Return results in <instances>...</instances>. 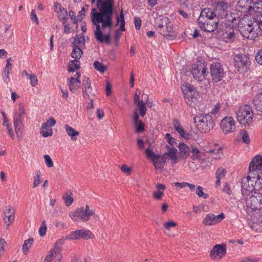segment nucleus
<instances>
[{
    "label": "nucleus",
    "instance_id": "obj_1",
    "mask_svg": "<svg viewBox=\"0 0 262 262\" xmlns=\"http://www.w3.org/2000/svg\"><path fill=\"white\" fill-rule=\"evenodd\" d=\"M96 6L98 11L95 8L91 11V19L93 24L96 26L94 32L95 38L100 42L109 43L110 35L109 33L103 34L102 29H108L110 30L113 26V15L114 0H96ZM95 0H91L92 4Z\"/></svg>",
    "mask_w": 262,
    "mask_h": 262
},
{
    "label": "nucleus",
    "instance_id": "obj_2",
    "mask_svg": "<svg viewBox=\"0 0 262 262\" xmlns=\"http://www.w3.org/2000/svg\"><path fill=\"white\" fill-rule=\"evenodd\" d=\"M226 17L228 23L241 28L239 31L244 37L253 40L258 35V30H255V18L248 13H230Z\"/></svg>",
    "mask_w": 262,
    "mask_h": 262
},
{
    "label": "nucleus",
    "instance_id": "obj_3",
    "mask_svg": "<svg viewBox=\"0 0 262 262\" xmlns=\"http://www.w3.org/2000/svg\"><path fill=\"white\" fill-rule=\"evenodd\" d=\"M198 23L202 30L211 32L217 29L219 19L212 9L205 8L201 12L198 19Z\"/></svg>",
    "mask_w": 262,
    "mask_h": 262
},
{
    "label": "nucleus",
    "instance_id": "obj_4",
    "mask_svg": "<svg viewBox=\"0 0 262 262\" xmlns=\"http://www.w3.org/2000/svg\"><path fill=\"white\" fill-rule=\"evenodd\" d=\"M155 26L158 32L168 40H173L176 35L173 33V27L167 17L159 16L155 18Z\"/></svg>",
    "mask_w": 262,
    "mask_h": 262
},
{
    "label": "nucleus",
    "instance_id": "obj_5",
    "mask_svg": "<svg viewBox=\"0 0 262 262\" xmlns=\"http://www.w3.org/2000/svg\"><path fill=\"white\" fill-rule=\"evenodd\" d=\"M236 115L237 121L242 125L249 126L253 122L254 112L250 105L241 106L236 112Z\"/></svg>",
    "mask_w": 262,
    "mask_h": 262
},
{
    "label": "nucleus",
    "instance_id": "obj_6",
    "mask_svg": "<svg viewBox=\"0 0 262 262\" xmlns=\"http://www.w3.org/2000/svg\"><path fill=\"white\" fill-rule=\"evenodd\" d=\"M196 128L202 133L209 132L214 126L213 120L209 114L199 115L193 118Z\"/></svg>",
    "mask_w": 262,
    "mask_h": 262
},
{
    "label": "nucleus",
    "instance_id": "obj_7",
    "mask_svg": "<svg viewBox=\"0 0 262 262\" xmlns=\"http://www.w3.org/2000/svg\"><path fill=\"white\" fill-rule=\"evenodd\" d=\"M184 98L187 104L191 105L195 103L199 98V94L193 85L186 83L181 86Z\"/></svg>",
    "mask_w": 262,
    "mask_h": 262
},
{
    "label": "nucleus",
    "instance_id": "obj_8",
    "mask_svg": "<svg viewBox=\"0 0 262 262\" xmlns=\"http://www.w3.org/2000/svg\"><path fill=\"white\" fill-rule=\"evenodd\" d=\"M64 244V239H58L54 244L53 248L48 252L43 262H52L56 257H57V262H61V248Z\"/></svg>",
    "mask_w": 262,
    "mask_h": 262
},
{
    "label": "nucleus",
    "instance_id": "obj_9",
    "mask_svg": "<svg viewBox=\"0 0 262 262\" xmlns=\"http://www.w3.org/2000/svg\"><path fill=\"white\" fill-rule=\"evenodd\" d=\"M92 215H95L96 217H97V215H95L94 211L90 209L88 205H86L85 208L83 207L78 208L74 213L70 214L72 220L76 222L88 221Z\"/></svg>",
    "mask_w": 262,
    "mask_h": 262
},
{
    "label": "nucleus",
    "instance_id": "obj_10",
    "mask_svg": "<svg viewBox=\"0 0 262 262\" xmlns=\"http://www.w3.org/2000/svg\"><path fill=\"white\" fill-rule=\"evenodd\" d=\"M245 200L246 205L248 208L255 211L260 210L262 207V194L254 192V194L248 193Z\"/></svg>",
    "mask_w": 262,
    "mask_h": 262
},
{
    "label": "nucleus",
    "instance_id": "obj_11",
    "mask_svg": "<svg viewBox=\"0 0 262 262\" xmlns=\"http://www.w3.org/2000/svg\"><path fill=\"white\" fill-rule=\"evenodd\" d=\"M191 72L193 78L198 81L205 79L208 73L207 68L201 61H197L192 64Z\"/></svg>",
    "mask_w": 262,
    "mask_h": 262
},
{
    "label": "nucleus",
    "instance_id": "obj_12",
    "mask_svg": "<svg viewBox=\"0 0 262 262\" xmlns=\"http://www.w3.org/2000/svg\"><path fill=\"white\" fill-rule=\"evenodd\" d=\"M234 62L235 68L241 73L247 72L250 63L249 58L243 54L236 55L234 57Z\"/></svg>",
    "mask_w": 262,
    "mask_h": 262
},
{
    "label": "nucleus",
    "instance_id": "obj_13",
    "mask_svg": "<svg viewBox=\"0 0 262 262\" xmlns=\"http://www.w3.org/2000/svg\"><path fill=\"white\" fill-rule=\"evenodd\" d=\"M145 154L146 157L148 159H151L153 162V164L155 168L157 170L162 171L164 165L166 160L163 159V156L161 157L159 154H155L152 149L147 148L145 150Z\"/></svg>",
    "mask_w": 262,
    "mask_h": 262
},
{
    "label": "nucleus",
    "instance_id": "obj_14",
    "mask_svg": "<svg viewBox=\"0 0 262 262\" xmlns=\"http://www.w3.org/2000/svg\"><path fill=\"white\" fill-rule=\"evenodd\" d=\"M230 23L223 33L224 40L226 42H233L238 37V27Z\"/></svg>",
    "mask_w": 262,
    "mask_h": 262
},
{
    "label": "nucleus",
    "instance_id": "obj_15",
    "mask_svg": "<svg viewBox=\"0 0 262 262\" xmlns=\"http://www.w3.org/2000/svg\"><path fill=\"white\" fill-rule=\"evenodd\" d=\"M235 121L233 118L226 116L221 121L220 127L225 134L233 133L236 129Z\"/></svg>",
    "mask_w": 262,
    "mask_h": 262
},
{
    "label": "nucleus",
    "instance_id": "obj_16",
    "mask_svg": "<svg viewBox=\"0 0 262 262\" xmlns=\"http://www.w3.org/2000/svg\"><path fill=\"white\" fill-rule=\"evenodd\" d=\"M254 180H252V175L250 174L246 177H244L242 179V192L243 195H246L248 193H252L255 190L253 185Z\"/></svg>",
    "mask_w": 262,
    "mask_h": 262
},
{
    "label": "nucleus",
    "instance_id": "obj_17",
    "mask_svg": "<svg viewBox=\"0 0 262 262\" xmlns=\"http://www.w3.org/2000/svg\"><path fill=\"white\" fill-rule=\"evenodd\" d=\"M210 73L212 79L215 82L221 81L224 76L223 68L221 64L218 62L213 63L211 64Z\"/></svg>",
    "mask_w": 262,
    "mask_h": 262
},
{
    "label": "nucleus",
    "instance_id": "obj_18",
    "mask_svg": "<svg viewBox=\"0 0 262 262\" xmlns=\"http://www.w3.org/2000/svg\"><path fill=\"white\" fill-rule=\"evenodd\" d=\"M225 217L223 213L219 215L213 213L207 214L203 220V224L205 226H213L220 223Z\"/></svg>",
    "mask_w": 262,
    "mask_h": 262
},
{
    "label": "nucleus",
    "instance_id": "obj_19",
    "mask_svg": "<svg viewBox=\"0 0 262 262\" xmlns=\"http://www.w3.org/2000/svg\"><path fill=\"white\" fill-rule=\"evenodd\" d=\"M226 253V247L225 245H216L210 252V257L213 260H219Z\"/></svg>",
    "mask_w": 262,
    "mask_h": 262
},
{
    "label": "nucleus",
    "instance_id": "obj_20",
    "mask_svg": "<svg viewBox=\"0 0 262 262\" xmlns=\"http://www.w3.org/2000/svg\"><path fill=\"white\" fill-rule=\"evenodd\" d=\"M56 123V120L53 117H50L41 126V135L43 137L51 136L53 134V129L52 127L54 126Z\"/></svg>",
    "mask_w": 262,
    "mask_h": 262
},
{
    "label": "nucleus",
    "instance_id": "obj_21",
    "mask_svg": "<svg viewBox=\"0 0 262 262\" xmlns=\"http://www.w3.org/2000/svg\"><path fill=\"white\" fill-rule=\"evenodd\" d=\"M249 169L251 175L256 174L258 171H262V156H255L250 162Z\"/></svg>",
    "mask_w": 262,
    "mask_h": 262
},
{
    "label": "nucleus",
    "instance_id": "obj_22",
    "mask_svg": "<svg viewBox=\"0 0 262 262\" xmlns=\"http://www.w3.org/2000/svg\"><path fill=\"white\" fill-rule=\"evenodd\" d=\"M253 0H239L236 6V13L238 14L250 12Z\"/></svg>",
    "mask_w": 262,
    "mask_h": 262
},
{
    "label": "nucleus",
    "instance_id": "obj_23",
    "mask_svg": "<svg viewBox=\"0 0 262 262\" xmlns=\"http://www.w3.org/2000/svg\"><path fill=\"white\" fill-rule=\"evenodd\" d=\"M54 10L57 14L58 19L64 24L68 19L67 10L57 2L54 3Z\"/></svg>",
    "mask_w": 262,
    "mask_h": 262
},
{
    "label": "nucleus",
    "instance_id": "obj_24",
    "mask_svg": "<svg viewBox=\"0 0 262 262\" xmlns=\"http://www.w3.org/2000/svg\"><path fill=\"white\" fill-rule=\"evenodd\" d=\"M80 73H77L74 77H71L68 81L70 90L72 93H75L79 88L81 82L79 80Z\"/></svg>",
    "mask_w": 262,
    "mask_h": 262
},
{
    "label": "nucleus",
    "instance_id": "obj_25",
    "mask_svg": "<svg viewBox=\"0 0 262 262\" xmlns=\"http://www.w3.org/2000/svg\"><path fill=\"white\" fill-rule=\"evenodd\" d=\"M177 152L178 150L174 147H168L167 152L163 155V159L166 160L168 159H170L171 162L175 164L178 162Z\"/></svg>",
    "mask_w": 262,
    "mask_h": 262
},
{
    "label": "nucleus",
    "instance_id": "obj_26",
    "mask_svg": "<svg viewBox=\"0 0 262 262\" xmlns=\"http://www.w3.org/2000/svg\"><path fill=\"white\" fill-rule=\"evenodd\" d=\"M250 13H253L257 16H262V0H253Z\"/></svg>",
    "mask_w": 262,
    "mask_h": 262
},
{
    "label": "nucleus",
    "instance_id": "obj_27",
    "mask_svg": "<svg viewBox=\"0 0 262 262\" xmlns=\"http://www.w3.org/2000/svg\"><path fill=\"white\" fill-rule=\"evenodd\" d=\"M156 190L152 192V196L156 200H160L166 189V186L163 184H157L156 185Z\"/></svg>",
    "mask_w": 262,
    "mask_h": 262
},
{
    "label": "nucleus",
    "instance_id": "obj_28",
    "mask_svg": "<svg viewBox=\"0 0 262 262\" xmlns=\"http://www.w3.org/2000/svg\"><path fill=\"white\" fill-rule=\"evenodd\" d=\"M134 122L137 133H140L144 130V124L142 121L139 119V116L137 111H135L134 112Z\"/></svg>",
    "mask_w": 262,
    "mask_h": 262
},
{
    "label": "nucleus",
    "instance_id": "obj_29",
    "mask_svg": "<svg viewBox=\"0 0 262 262\" xmlns=\"http://www.w3.org/2000/svg\"><path fill=\"white\" fill-rule=\"evenodd\" d=\"M64 128L66 133L70 137L72 140L76 141L77 139V136L79 135V132L75 130L68 124L64 125Z\"/></svg>",
    "mask_w": 262,
    "mask_h": 262
},
{
    "label": "nucleus",
    "instance_id": "obj_30",
    "mask_svg": "<svg viewBox=\"0 0 262 262\" xmlns=\"http://www.w3.org/2000/svg\"><path fill=\"white\" fill-rule=\"evenodd\" d=\"M172 124L174 129L178 132L181 137L184 138H187L188 134L186 133L183 127L177 119H174L173 120Z\"/></svg>",
    "mask_w": 262,
    "mask_h": 262
},
{
    "label": "nucleus",
    "instance_id": "obj_31",
    "mask_svg": "<svg viewBox=\"0 0 262 262\" xmlns=\"http://www.w3.org/2000/svg\"><path fill=\"white\" fill-rule=\"evenodd\" d=\"M191 159L193 160H199L203 158L204 157V152L199 150L193 146H191Z\"/></svg>",
    "mask_w": 262,
    "mask_h": 262
},
{
    "label": "nucleus",
    "instance_id": "obj_32",
    "mask_svg": "<svg viewBox=\"0 0 262 262\" xmlns=\"http://www.w3.org/2000/svg\"><path fill=\"white\" fill-rule=\"evenodd\" d=\"M120 24L119 30L120 31H125V19L123 14V10L121 9L120 14L119 15H117L116 16V24L115 26H118Z\"/></svg>",
    "mask_w": 262,
    "mask_h": 262
},
{
    "label": "nucleus",
    "instance_id": "obj_33",
    "mask_svg": "<svg viewBox=\"0 0 262 262\" xmlns=\"http://www.w3.org/2000/svg\"><path fill=\"white\" fill-rule=\"evenodd\" d=\"M79 239L82 238L85 240L93 239L95 237L94 234L89 230H79Z\"/></svg>",
    "mask_w": 262,
    "mask_h": 262
},
{
    "label": "nucleus",
    "instance_id": "obj_34",
    "mask_svg": "<svg viewBox=\"0 0 262 262\" xmlns=\"http://www.w3.org/2000/svg\"><path fill=\"white\" fill-rule=\"evenodd\" d=\"M178 147L182 157H186L189 155L191 151V147L190 148L183 143H180Z\"/></svg>",
    "mask_w": 262,
    "mask_h": 262
},
{
    "label": "nucleus",
    "instance_id": "obj_35",
    "mask_svg": "<svg viewBox=\"0 0 262 262\" xmlns=\"http://www.w3.org/2000/svg\"><path fill=\"white\" fill-rule=\"evenodd\" d=\"M253 102L256 110L262 112V93L256 95Z\"/></svg>",
    "mask_w": 262,
    "mask_h": 262
},
{
    "label": "nucleus",
    "instance_id": "obj_36",
    "mask_svg": "<svg viewBox=\"0 0 262 262\" xmlns=\"http://www.w3.org/2000/svg\"><path fill=\"white\" fill-rule=\"evenodd\" d=\"M23 119L14 117L13 118L14 120V126L15 127V130L16 134H18V132L21 131L23 127V124L21 121Z\"/></svg>",
    "mask_w": 262,
    "mask_h": 262
},
{
    "label": "nucleus",
    "instance_id": "obj_37",
    "mask_svg": "<svg viewBox=\"0 0 262 262\" xmlns=\"http://www.w3.org/2000/svg\"><path fill=\"white\" fill-rule=\"evenodd\" d=\"M82 54V51L79 47H73L72 52L71 53V56L75 59V60H79Z\"/></svg>",
    "mask_w": 262,
    "mask_h": 262
},
{
    "label": "nucleus",
    "instance_id": "obj_38",
    "mask_svg": "<svg viewBox=\"0 0 262 262\" xmlns=\"http://www.w3.org/2000/svg\"><path fill=\"white\" fill-rule=\"evenodd\" d=\"M34 242L33 238H30L25 241L24 244L23 245V252L25 254H26L28 252L30 248L32 247Z\"/></svg>",
    "mask_w": 262,
    "mask_h": 262
},
{
    "label": "nucleus",
    "instance_id": "obj_39",
    "mask_svg": "<svg viewBox=\"0 0 262 262\" xmlns=\"http://www.w3.org/2000/svg\"><path fill=\"white\" fill-rule=\"evenodd\" d=\"M79 230H76L75 231L71 232L68 235H67L64 238V241L68 239L70 241L79 240ZM63 239V238H62Z\"/></svg>",
    "mask_w": 262,
    "mask_h": 262
},
{
    "label": "nucleus",
    "instance_id": "obj_40",
    "mask_svg": "<svg viewBox=\"0 0 262 262\" xmlns=\"http://www.w3.org/2000/svg\"><path fill=\"white\" fill-rule=\"evenodd\" d=\"M80 68L78 60H74L71 61V63L68 67L69 72H74Z\"/></svg>",
    "mask_w": 262,
    "mask_h": 262
},
{
    "label": "nucleus",
    "instance_id": "obj_41",
    "mask_svg": "<svg viewBox=\"0 0 262 262\" xmlns=\"http://www.w3.org/2000/svg\"><path fill=\"white\" fill-rule=\"evenodd\" d=\"M138 107L139 114L141 117H144L147 111V108L145 103L143 101L139 102L138 103L136 104Z\"/></svg>",
    "mask_w": 262,
    "mask_h": 262
},
{
    "label": "nucleus",
    "instance_id": "obj_42",
    "mask_svg": "<svg viewBox=\"0 0 262 262\" xmlns=\"http://www.w3.org/2000/svg\"><path fill=\"white\" fill-rule=\"evenodd\" d=\"M41 182V172L39 170L36 171L35 172V176L33 177V187L35 188L37 187Z\"/></svg>",
    "mask_w": 262,
    "mask_h": 262
},
{
    "label": "nucleus",
    "instance_id": "obj_43",
    "mask_svg": "<svg viewBox=\"0 0 262 262\" xmlns=\"http://www.w3.org/2000/svg\"><path fill=\"white\" fill-rule=\"evenodd\" d=\"M62 198L67 206H69L72 204L73 198L71 196V193L70 192H67L64 193Z\"/></svg>",
    "mask_w": 262,
    "mask_h": 262
},
{
    "label": "nucleus",
    "instance_id": "obj_44",
    "mask_svg": "<svg viewBox=\"0 0 262 262\" xmlns=\"http://www.w3.org/2000/svg\"><path fill=\"white\" fill-rule=\"evenodd\" d=\"M254 175H252V180H254L253 185L255 187V190L261 188L262 179H261L258 174H257L256 177H254Z\"/></svg>",
    "mask_w": 262,
    "mask_h": 262
},
{
    "label": "nucleus",
    "instance_id": "obj_45",
    "mask_svg": "<svg viewBox=\"0 0 262 262\" xmlns=\"http://www.w3.org/2000/svg\"><path fill=\"white\" fill-rule=\"evenodd\" d=\"M240 135L241 139L242 140V141L246 144H249L250 143V137L247 133V132L245 130H242L240 132Z\"/></svg>",
    "mask_w": 262,
    "mask_h": 262
},
{
    "label": "nucleus",
    "instance_id": "obj_46",
    "mask_svg": "<svg viewBox=\"0 0 262 262\" xmlns=\"http://www.w3.org/2000/svg\"><path fill=\"white\" fill-rule=\"evenodd\" d=\"M82 92L84 97L86 96L90 97V95H92V89L91 85V83L83 86Z\"/></svg>",
    "mask_w": 262,
    "mask_h": 262
},
{
    "label": "nucleus",
    "instance_id": "obj_47",
    "mask_svg": "<svg viewBox=\"0 0 262 262\" xmlns=\"http://www.w3.org/2000/svg\"><path fill=\"white\" fill-rule=\"evenodd\" d=\"M209 152L211 154L212 157L214 159H220L223 156V151L220 148L211 150Z\"/></svg>",
    "mask_w": 262,
    "mask_h": 262
},
{
    "label": "nucleus",
    "instance_id": "obj_48",
    "mask_svg": "<svg viewBox=\"0 0 262 262\" xmlns=\"http://www.w3.org/2000/svg\"><path fill=\"white\" fill-rule=\"evenodd\" d=\"M73 40L72 41L73 47H78L81 43H83L84 41V38L83 36H79L76 35L75 37L73 38Z\"/></svg>",
    "mask_w": 262,
    "mask_h": 262
},
{
    "label": "nucleus",
    "instance_id": "obj_49",
    "mask_svg": "<svg viewBox=\"0 0 262 262\" xmlns=\"http://www.w3.org/2000/svg\"><path fill=\"white\" fill-rule=\"evenodd\" d=\"M17 116L15 117L20 119H23L25 117V110L23 104L21 103L18 104V111L17 113Z\"/></svg>",
    "mask_w": 262,
    "mask_h": 262
},
{
    "label": "nucleus",
    "instance_id": "obj_50",
    "mask_svg": "<svg viewBox=\"0 0 262 262\" xmlns=\"http://www.w3.org/2000/svg\"><path fill=\"white\" fill-rule=\"evenodd\" d=\"M196 194L199 198L202 197L204 199H207L209 196L208 194L204 193L203 188L201 186H199L196 187Z\"/></svg>",
    "mask_w": 262,
    "mask_h": 262
},
{
    "label": "nucleus",
    "instance_id": "obj_51",
    "mask_svg": "<svg viewBox=\"0 0 262 262\" xmlns=\"http://www.w3.org/2000/svg\"><path fill=\"white\" fill-rule=\"evenodd\" d=\"M94 67L96 70L98 71L100 73H103L106 69V67L105 66L97 61L94 63Z\"/></svg>",
    "mask_w": 262,
    "mask_h": 262
},
{
    "label": "nucleus",
    "instance_id": "obj_52",
    "mask_svg": "<svg viewBox=\"0 0 262 262\" xmlns=\"http://www.w3.org/2000/svg\"><path fill=\"white\" fill-rule=\"evenodd\" d=\"M226 170L221 167V168H219L216 171V173H215V177H216V178H219V179H222L224 177H225L226 176Z\"/></svg>",
    "mask_w": 262,
    "mask_h": 262
},
{
    "label": "nucleus",
    "instance_id": "obj_53",
    "mask_svg": "<svg viewBox=\"0 0 262 262\" xmlns=\"http://www.w3.org/2000/svg\"><path fill=\"white\" fill-rule=\"evenodd\" d=\"M30 80V84L32 86H35L38 84V79L37 76L34 74H31L28 77Z\"/></svg>",
    "mask_w": 262,
    "mask_h": 262
},
{
    "label": "nucleus",
    "instance_id": "obj_54",
    "mask_svg": "<svg viewBox=\"0 0 262 262\" xmlns=\"http://www.w3.org/2000/svg\"><path fill=\"white\" fill-rule=\"evenodd\" d=\"M43 158L45 161L46 166L49 168L52 167L54 164L53 162L51 157L48 155H45L43 156Z\"/></svg>",
    "mask_w": 262,
    "mask_h": 262
},
{
    "label": "nucleus",
    "instance_id": "obj_55",
    "mask_svg": "<svg viewBox=\"0 0 262 262\" xmlns=\"http://www.w3.org/2000/svg\"><path fill=\"white\" fill-rule=\"evenodd\" d=\"M163 226L166 230H169L170 228L176 227L177 224L173 221H169L168 222H165Z\"/></svg>",
    "mask_w": 262,
    "mask_h": 262
},
{
    "label": "nucleus",
    "instance_id": "obj_56",
    "mask_svg": "<svg viewBox=\"0 0 262 262\" xmlns=\"http://www.w3.org/2000/svg\"><path fill=\"white\" fill-rule=\"evenodd\" d=\"M11 71L9 70L4 69V74L3 75V79L4 81L7 84H8L10 78H9V74L10 73Z\"/></svg>",
    "mask_w": 262,
    "mask_h": 262
},
{
    "label": "nucleus",
    "instance_id": "obj_57",
    "mask_svg": "<svg viewBox=\"0 0 262 262\" xmlns=\"http://www.w3.org/2000/svg\"><path fill=\"white\" fill-rule=\"evenodd\" d=\"M46 232H47V227H46L45 222H43L42 223L41 226L40 227V228L39 229V235L41 236H43L46 234Z\"/></svg>",
    "mask_w": 262,
    "mask_h": 262
},
{
    "label": "nucleus",
    "instance_id": "obj_58",
    "mask_svg": "<svg viewBox=\"0 0 262 262\" xmlns=\"http://www.w3.org/2000/svg\"><path fill=\"white\" fill-rule=\"evenodd\" d=\"M165 139L171 147H173L174 144L176 143L174 138H173L170 134L167 133L165 135Z\"/></svg>",
    "mask_w": 262,
    "mask_h": 262
},
{
    "label": "nucleus",
    "instance_id": "obj_59",
    "mask_svg": "<svg viewBox=\"0 0 262 262\" xmlns=\"http://www.w3.org/2000/svg\"><path fill=\"white\" fill-rule=\"evenodd\" d=\"M7 246V243L4 239L0 238V256L4 253L5 248Z\"/></svg>",
    "mask_w": 262,
    "mask_h": 262
},
{
    "label": "nucleus",
    "instance_id": "obj_60",
    "mask_svg": "<svg viewBox=\"0 0 262 262\" xmlns=\"http://www.w3.org/2000/svg\"><path fill=\"white\" fill-rule=\"evenodd\" d=\"M14 220V215H7L5 216L4 221L7 226L13 222Z\"/></svg>",
    "mask_w": 262,
    "mask_h": 262
},
{
    "label": "nucleus",
    "instance_id": "obj_61",
    "mask_svg": "<svg viewBox=\"0 0 262 262\" xmlns=\"http://www.w3.org/2000/svg\"><path fill=\"white\" fill-rule=\"evenodd\" d=\"M30 18L33 22H35L36 25L38 24V19L37 17L35 10H32L31 11Z\"/></svg>",
    "mask_w": 262,
    "mask_h": 262
},
{
    "label": "nucleus",
    "instance_id": "obj_62",
    "mask_svg": "<svg viewBox=\"0 0 262 262\" xmlns=\"http://www.w3.org/2000/svg\"><path fill=\"white\" fill-rule=\"evenodd\" d=\"M120 169L123 172L127 174H129L132 171V169L125 164L122 165Z\"/></svg>",
    "mask_w": 262,
    "mask_h": 262
},
{
    "label": "nucleus",
    "instance_id": "obj_63",
    "mask_svg": "<svg viewBox=\"0 0 262 262\" xmlns=\"http://www.w3.org/2000/svg\"><path fill=\"white\" fill-rule=\"evenodd\" d=\"M221 108V104L220 103H216L211 111V114L216 115Z\"/></svg>",
    "mask_w": 262,
    "mask_h": 262
},
{
    "label": "nucleus",
    "instance_id": "obj_64",
    "mask_svg": "<svg viewBox=\"0 0 262 262\" xmlns=\"http://www.w3.org/2000/svg\"><path fill=\"white\" fill-rule=\"evenodd\" d=\"M255 60L257 62L262 65V50H259L255 56Z\"/></svg>",
    "mask_w": 262,
    "mask_h": 262
}]
</instances>
